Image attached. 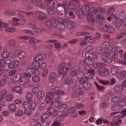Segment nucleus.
Wrapping results in <instances>:
<instances>
[{
    "instance_id": "1",
    "label": "nucleus",
    "mask_w": 126,
    "mask_h": 126,
    "mask_svg": "<svg viewBox=\"0 0 126 126\" xmlns=\"http://www.w3.org/2000/svg\"><path fill=\"white\" fill-rule=\"evenodd\" d=\"M114 46H115V42L113 40H110L107 42L102 44L99 50L101 59L110 56L111 54L110 51L111 53H114V55H115V47Z\"/></svg>"
},
{
    "instance_id": "2",
    "label": "nucleus",
    "mask_w": 126,
    "mask_h": 126,
    "mask_svg": "<svg viewBox=\"0 0 126 126\" xmlns=\"http://www.w3.org/2000/svg\"><path fill=\"white\" fill-rule=\"evenodd\" d=\"M114 51L113 57L116 62L126 65V51L124 52V50L118 46L114 47Z\"/></svg>"
},
{
    "instance_id": "3",
    "label": "nucleus",
    "mask_w": 126,
    "mask_h": 126,
    "mask_svg": "<svg viewBox=\"0 0 126 126\" xmlns=\"http://www.w3.org/2000/svg\"><path fill=\"white\" fill-rule=\"evenodd\" d=\"M22 106L25 109L24 114L27 116H30L32 113V111H34L36 109V105L35 101L32 100L24 102Z\"/></svg>"
},
{
    "instance_id": "4",
    "label": "nucleus",
    "mask_w": 126,
    "mask_h": 126,
    "mask_svg": "<svg viewBox=\"0 0 126 126\" xmlns=\"http://www.w3.org/2000/svg\"><path fill=\"white\" fill-rule=\"evenodd\" d=\"M70 68V63H63L61 64L58 69V73L60 75L64 76Z\"/></svg>"
},
{
    "instance_id": "5",
    "label": "nucleus",
    "mask_w": 126,
    "mask_h": 126,
    "mask_svg": "<svg viewBox=\"0 0 126 126\" xmlns=\"http://www.w3.org/2000/svg\"><path fill=\"white\" fill-rule=\"evenodd\" d=\"M126 116V108L122 111L120 114L116 116L112 119V122H111L112 125H113V126H117V125H119V123H122V120L120 119L125 118Z\"/></svg>"
},
{
    "instance_id": "6",
    "label": "nucleus",
    "mask_w": 126,
    "mask_h": 126,
    "mask_svg": "<svg viewBox=\"0 0 126 126\" xmlns=\"http://www.w3.org/2000/svg\"><path fill=\"white\" fill-rule=\"evenodd\" d=\"M64 84H67L69 85V90H73L75 88L76 86V83L75 81H73L72 79L70 77H67L64 80Z\"/></svg>"
},
{
    "instance_id": "7",
    "label": "nucleus",
    "mask_w": 126,
    "mask_h": 126,
    "mask_svg": "<svg viewBox=\"0 0 126 126\" xmlns=\"http://www.w3.org/2000/svg\"><path fill=\"white\" fill-rule=\"evenodd\" d=\"M82 95H84L83 90L81 88H78L74 90L71 95V98L77 99L79 96H82Z\"/></svg>"
},
{
    "instance_id": "8",
    "label": "nucleus",
    "mask_w": 126,
    "mask_h": 126,
    "mask_svg": "<svg viewBox=\"0 0 126 126\" xmlns=\"http://www.w3.org/2000/svg\"><path fill=\"white\" fill-rule=\"evenodd\" d=\"M24 2H31L40 8H44V2L42 0H24Z\"/></svg>"
},
{
    "instance_id": "9",
    "label": "nucleus",
    "mask_w": 126,
    "mask_h": 126,
    "mask_svg": "<svg viewBox=\"0 0 126 126\" xmlns=\"http://www.w3.org/2000/svg\"><path fill=\"white\" fill-rule=\"evenodd\" d=\"M58 23L54 26L55 29L61 31L64 30L65 29V22L61 19H58Z\"/></svg>"
},
{
    "instance_id": "10",
    "label": "nucleus",
    "mask_w": 126,
    "mask_h": 126,
    "mask_svg": "<svg viewBox=\"0 0 126 126\" xmlns=\"http://www.w3.org/2000/svg\"><path fill=\"white\" fill-rule=\"evenodd\" d=\"M51 93L56 94L57 96H63L65 94L64 92L59 87H55L51 89Z\"/></svg>"
},
{
    "instance_id": "11",
    "label": "nucleus",
    "mask_w": 126,
    "mask_h": 126,
    "mask_svg": "<svg viewBox=\"0 0 126 126\" xmlns=\"http://www.w3.org/2000/svg\"><path fill=\"white\" fill-rule=\"evenodd\" d=\"M84 69L88 73L87 76H90V78H94V69H92L88 64H87L85 65Z\"/></svg>"
},
{
    "instance_id": "12",
    "label": "nucleus",
    "mask_w": 126,
    "mask_h": 126,
    "mask_svg": "<svg viewBox=\"0 0 126 126\" xmlns=\"http://www.w3.org/2000/svg\"><path fill=\"white\" fill-rule=\"evenodd\" d=\"M57 6H63L64 8L65 12H67L68 10H69L71 8V6H70V2L66 1H63V3H58Z\"/></svg>"
},
{
    "instance_id": "13",
    "label": "nucleus",
    "mask_w": 126,
    "mask_h": 126,
    "mask_svg": "<svg viewBox=\"0 0 126 126\" xmlns=\"http://www.w3.org/2000/svg\"><path fill=\"white\" fill-rule=\"evenodd\" d=\"M78 72H81V69L77 65L74 66L70 69V75L72 77H74Z\"/></svg>"
},
{
    "instance_id": "14",
    "label": "nucleus",
    "mask_w": 126,
    "mask_h": 126,
    "mask_svg": "<svg viewBox=\"0 0 126 126\" xmlns=\"http://www.w3.org/2000/svg\"><path fill=\"white\" fill-rule=\"evenodd\" d=\"M103 31L107 32V33H110V34H113L115 32V28L111 25H105L104 27L102 28Z\"/></svg>"
},
{
    "instance_id": "15",
    "label": "nucleus",
    "mask_w": 126,
    "mask_h": 126,
    "mask_svg": "<svg viewBox=\"0 0 126 126\" xmlns=\"http://www.w3.org/2000/svg\"><path fill=\"white\" fill-rule=\"evenodd\" d=\"M15 55L17 56L19 60H23L26 57V52L20 50H17L15 51Z\"/></svg>"
},
{
    "instance_id": "16",
    "label": "nucleus",
    "mask_w": 126,
    "mask_h": 126,
    "mask_svg": "<svg viewBox=\"0 0 126 126\" xmlns=\"http://www.w3.org/2000/svg\"><path fill=\"white\" fill-rule=\"evenodd\" d=\"M46 59H47V55L44 53L37 54L33 57L34 61H36L37 62H42V61H44Z\"/></svg>"
},
{
    "instance_id": "17",
    "label": "nucleus",
    "mask_w": 126,
    "mask_h": 126,
    "mask_svg": "<svg viewBox=\"0 0 126 126\" xmlns=\"http://www.w3.org/2000/svg\"><path fill=\"white\" fill-rule=\"evenodd\" d=\"M35 73V70L33 68L28 67L26 69V72L23 74L25 77H31V75Z\"/></svg>"
},
{
    "instance_id": "18",
    "label": "nucleus",
    "mask_w": 126,
    "mask_h": 126,
    "mask_svg": "<svg viewBox=\"0 0 126 126\" xmlns=\"http://www.w3.org/2000/svg\"><path fill=\"white\" fill-rule=\"evenodd\" d=\"M53 99H54V94H52L51 92H49L46 94L44 101L45 103L49 104Z\"/></svg>"
},
{
    "instance_id": "19",
    "label": "nucleus",
    "mask_w": 126,
    "mask_h": 126,
    "mask_svg": "<svg viewBox=\"0 0 126 126\" xmlns=\"http://www.w3.org/2000/svg\"><path fill=\"white\" fill-rule=\"evenodd\" d=\"M36 18L38 20H45L48 18V15L46 13L42 11L38 12V15H36Z\"/></svg>"
},
{
    "instance_id": "20",
    "label": "nucleus",
    "mask_w": 126,
    "mask_h": 126,
    "mask_svg": "<svg viewBox=\"0 0 126 126\" xmlns=\"http://www.w3.org/2000/svg\"><path fill=\"white\" fill-rule=\"evenodd\" d=\"M96 20L99 23V24H101V25L104 24L105 23V17H104V16L102 15L101 14H98L96 15Z\"/></svg>"
},
{
    "instance_id": "21",
    "label": "nucleus",
    "mask_w": 126,
    "mask_h": 126,
    "mask_svg": "<svg viewBox=\"0 0 126 126\" xmlns=\"http://www.w3.org/2000/svg\"><path fill=\"white\" fill-rule=\"evenodd\" d=\"M57 76V73L55 72L51 73L48 78L49 82H50V83H54V82L56 81Z\"/></svg>"
},
{
    "instance_id": "22",
    "label": "nucleus",
    "mask_w": 126,
    "mask_h": 126,
    "mask_svg": "<svg viewBox=\"0 0 126 126\" xmlns=\"http://www.w3.org/2000/svg\"><path fill=\"white\" fill-rule=\"evenodd\" d=\"M67 112L68 114L72 115V118H76L77 117V112H75L74 107H68L67 109Z\"/></svg>"
},
{
    "instance_id": "23",
    "label": "nucleus",
    "mask_w": 126,
    "mask_h": 126,
    "mask_svg": "<svg viewBox=\"0 0 126 126\" xmlns=\"http://www.w3.org/2000/svg\"><path fill=\"white\" fill-rule=\"evenodd\" d=\"M126 20H120V22H115L114 23V26L115 28H120L121 26H126Z\"/></svg>"
},
{
    "instance_id": "24",
    "label": "nucleus",
    "mask_w": 126,
    "mask_h": 126,
    "mask_svg": "<svg viewBox=\"0 0 126 126\" xmlns=\"http://www.w3.org/2000/svg\"><path fill=\"white\" fill-rule=\"evenodd\" d=\"M11 90L13 92H16L19 94H22V88L20 86H15L11 87Z\"/></svg>"
},
{
    "instance_id": "25",
    "label": "nucleus",
    "mask_w": 126,
    "mask_h": 126,
    "mask_svg": "<svg viewBox=\"0 0 126 126\" xmlns=\"http://www.w3.org/2000/svg\"><path fill=\"white\" fill-rule=\"evenodd\" d=\"M113 60H114V61H116L114 58V55L111 57L110 56H104L103 58H101V60L102 62H104V63H112V62H113Z\"/></svg>"
},
{
    "instance_id": "26",
    "label": "nucleus",
    "mask_w": 126,
    "mask_h": 126,
    "mask_svg": "<svg viewBox=\"0 0 126 126\" xmlns=\"http://www.w3.org/2000/svg\"><path fill=\"white\" fill-rule=\"evenodd\" d=\"M93 78H90V76H87V75H85V77H83L82 79H81L79 81V82L80 84L82 85L83 86L84 84H85L87 82V80L89 79H92Z\"/></svg>"
},
{
    "instance_id": "27",
    "label": "nucleus",
    "mask_w": 126,
    "mask_h": 126,
    "mask_svg": "<svg viewBox=\"0 0 126 126\" xmlns=\"http://www.w3.org/2000/svg\"><path fill=\"white\" fill-rule=\"evenodd\" d=\"M112 103H123V97L121 96H113L111 99Z\"/></svg>"
},
{
    "instance_id": "28",
    "label": "nucleus",
    "mask_w": 126,
    "mask_h": 126,
    "mask_svg": "<svg viewBox=\"0 0 126 126\" xmlns=\"http://www.w3.org/2000/svg\"><path fill=\"white\" fill-rule=\"evenodd\" d=\"M70 3L71 6L70 9H74L75 7H78V6L80 4L79 1L77 0H73Z\"/></svg>"
},
{
    "instance_id": "29",
    "label": "nucleus",
    "mask_w": 126,
    "mask_h": 126,
    "mask_svg": "<svg viewBox=\"0 0 126 126\" xmlns=\"http://www.w3.org/2000/svg\"><path fill=\"white\" fill-rule=\"evenodd\" d=\"M126 78V70H123L120 72L118 76V80H124Z\"/></svg>"
},
{
    "instance_id": "30",
    "label": "nucleus",
    "mask_w": 126,
    "mask_h": 126,
    "mask_svg": "<svg viewBox=\"0 0 126 126\" xmlns=\"http://www.w3.org/2000/svg\"><path fill=\"white\" fill-rule=\"evenodd\" d=\"M110 71L112 75H117L119 73L120 70L118 68V67L112 66L110 67Z\"/></svg>"
},
{
    "instance_id": "31",
    "label": "nucleus",
    "mask_w": 126,
    "mask_h": 126,
    "mask_svg": "<svg viewBox=\"0 0 126 126\" xmlns=\"http://www.w3.org/2000/svg\"><path fill=\"white\" fill-rule=\"evenodd\" d=\"M56 23V19H50L45 22V25L47 27H52L54 26Z\"/></svg>"
},
{
    "instance_id": "32",
    "label": "nucleus",
    "mask_w": 126,
    "mask_h": 126,
    "mask_svg": "<svg viewBox=\"0 0 126 126\" xmlns=\"http://www.w3.org/2000/svg\"><path fill=\"white\" fill-rule=\"evenodd\" d=\"M90 8V6H89V5H85L83 6L82 9H83V11H84V14L85 15L87 14L88 15H89Z\"/></svg>"
},
{
    "instance_id": "33",
    "label": "nucleus",
    "mask_w": 126,
    "mask_h": 126,
    "mask_svg": "<svg viewBox=\"0 0 126 126\" xmlns=\"http://www.w3.org/2000/svg\"><path fill=\"white\" fill-rule=\"evenodd\" d=\"M18 64H19L18 61H14L8 65V67L9 68H15L18 66Z\"/></svg>"
},
{
    "instance_id": "34",
    "label": "nucleus",
    "mask_w": 126,
    "mask_h": 126,
    "mask_svg": "<svg viewBox=\"0 0 126 126\" xmlns=\"http://www.w3.org/2000/svg\"><path fill=\"white\" fill-rule=\"evenodd\" d=\"M98 72L99 75L104 76L105 75V72H109V70L105 67H100L98 69Z\"/></svg>"
},
{
    "instance_id": "35",
    "label": "nucleus",
    "mask_w": 126,
    "mask_h": 126,
    "mask_svg": "<svg viewBox=\"0 0 126 126\" xmlns=\"http://www.w3.org/2000/svg\"><path fill=\"white\" fill-rule=\"evenodd\" d=\"M29 82V80L26 77H21L19 82V84L20 85H24L25 84H27Z\"/></svg>"
},
{
    "instance_id": "36",
    "label": "nucleus",
    "mask_w": 126,
    "mask_h": 126,
    "mask_svg": "<svg viewBox=\"0 0 126 126\" xmlns=\"http://www.w3.org/2000/svg\"><path fill=\"white\" fill-rule=\"evenodd\" d=\"M67 113H64L62 115H59L56 117V121H57V122L61 123V122H63V118H65V117H67Z\"/></svg>"
},
{
    "instance_id": "37",
    "label": "nucleus",
    "mask_w": 126,
    "mask_h": 126,
    "mask_svg": "<svg viewBox=\"0 0 126 126\" xmlns=\"http://www.w3.org/2000/svg\"><path fill=\"white\" fill-rule=\"evenodd\" d=\"M113 90L115 91V92H117V93H121V92H123V87L122 86L118 85L114 86Z\"/></svg>"
},
{
    "instance_id": "38",
    "label": "nucleus",
    "mask_w": 126,
    "mask_h": 126,
    "mask_svg": "<svg viewBox=\"0 0 126 126\" xmlns=\"http://www.w3.org/2000/svg\"><path fill=\"white\" fill-rule=\"evenodd\" d=\"M118 17L120 20H122L124 22V20H126V12L124 11H121L119 13Z\"/></svg>"
},
{
    "instance_id": "39",
    "label": "nucleus",
    "mask_w": 126,
    "mask_h": 126,
    "mask_svg": "<svg viewBox=\"0 0 126 126\" xmlns=\"http://www.w3.org/2000/svg\"><path fill=\"white\" fill-rule=\"evenodd\" d=\"M98 12L97 8H95L94 7H92L90 9V13L89 15H94L96 14Z\"/></svg>"
},
{
    "instance_id": "40",
    "label": "nucleus",
    "mask_w": 126,
    "mask_h": 126,
    "mask_svg": "<svg viewBox=\"0 0 126 126\" xmlns=\"http://www.w3.org/2000/svg\"><path fill=\"white\" fill-rule=\"evenodd\" d=\"M87 19L89 23H90L91 25H94V24H95V20H94L93 16L88 15Z\"/></svg>"
},
{
    "instance_id": "41",
    "label": "nucleus",
    "mask_w": 126,
    "mask_h": 126,
    "mask_svg": "<svg viewBox=\"0 0 126 126\" xmlns=\"http://www.w3.org/2000/svg\"><path fill=\"white\" fill-rule=\"evenodd\" d=\"M32 67L34 69H39L40 67V63L38 61H35L32 63Z\"/></svg>"
},
{
    "instance_id": "42",
    "label": "nucleus",
    "mask_w": 126,
    "mask_h": 126,
    "mask_svg": "<svg viewBox=\"0 0 126 126\" xmlns=\"http://www.w3.org/2000/svg\"><path fill=\"white\" fill-rule=\"evenodd\" d=\"M22 77V75L20 74H17L14 76L13 79L11 80L12 83H14L15 82H17V81H20V79Z\"/></svg>"
},
{
    "instance_id": "43",
    "label": "nucleus",
    "mask_w": 126,
    "mask_h": 126,
    "mask_svg": "<svg viewBox=\"0 0 126 126\" xmlns=\"http://www.w3.org/2000/svg\"><path fill=\"white\" fill-rule=\"evenodd\" d=\"M82 87L84 90L86 91H88L91 89V84L89 82H86V83L84 84Z\"/></svg>"
},
{
    "instance_id": "44",
    "label": "nucleus",
    "mask_w": 126,
    "mask_h": 126,
    "mask_svg": "<svg viewBox=\"0 0 126 126\" xmlns=\"http://www.w3.org/2000/svg\"><path fill=\"white\" fill-rule=\"evenodd\" d=\"M33 30L35 32V33H37V34H44V31H45V29H39L37 28H33Z\"/></svg>"
},
{
    "instance_id": "45",
    "label": "nucleus",
    "mask_w": 126,
    "mask_h": 126,
    "mask_svg": "<svg viewBox=\"0 0 126 126\" xmlns=\"http://www.w3.org/2000/svg\"><path fill=\"white\" fill-rule=\"evenodd\" d=\"M67 28L68 29H73L74 28V23L72 21H68L66 22Z\"/></svg>"
},
{
    "instance_id": "46",
    "label": "nucleus",
    "mask_w": 126,
    "mask_h": 126,
    "mask_svg": "<svg viewBox=\"0 0 126 126\" xmlns=\"http://www.w3.org/2000/svg\"><path fill=\"white\" fill-rule=\"evenodd\" d=\"M1 57L2 59H8L9 57V52L8 51L5 50L1 53Z\"/></svg>"
},
{
    "instance_id": "47",
    "label": "nucleus",
    "mask_w": 126,
    "mask_h": 126,
    "mask_svg": "<svg viewBox=\"0 0 126 126\" xmlns=\"http://www.w3.org/2000/svg\"><path fill=\"white\" fill-rule=\"evenodd\" d=\"M114 12H115V7H113L108 8L107 13L108 15H113L116 18V15L113 14Z\"/></svg>"
},
{
    "instance_id": "48",
    "label": "nucleus",
    "mask_w": 126,
    "mask_h": 126,
    "mask_svg": "<svg viewBox=\"0 0 126 126\" xmlns=\"http://www.w3.org/2000/svg\"><path fill=\"white\" fill-rule=\"evenodd\" d=\"M67 106L66 104L62 103V104L59 107V111L61 113H63L65 110H66Z\"/></svg>"
},
{
    "instance_id": "49",
    "label": "nucleus",
    "mask_w": 126,
    "mask_h": 126,
    "mask_svg": "<svg viewBox=\"0 0 126 126\" xmlns=\"http://www.w3.org/2000/svg\"><path fill=\"white\" fill-rule=\"evenodd\" d=\"M18 22H19V19L16 18H14L13 19L12 22L10 21L9 23H11V24H12L13 26H17L19 24Z\"/></svg>"
},
{
    "instance_id": "50",
    "label": "nucleus",
    "mask_w": 126,
    "mask_h": 126,
    "mask_svg": "<svg viewBox=\"0 0 126 126\" xmlns=\"http://www.w3.org/2000/svg\"><path fill=\"white\" fill-rule=\"evenodd\" d=\"M7 44L10 47H12L13 48V47H15L16 46V42H15V40L14 39H10L8 41Z\"/></svg>"
},
{
    "instance_id": "51",
    "label": "nucleus",
    "mask_w": 126,
    "mask_h": 126,
    "mask_svg": "<svg viewBox=\"0 0 126 126\" xmlns=\"http://www.w3.org/2000/svg\"><path fill=\"white\" fill-rule=\"evenodd\" d=\"M102 122H103L104 124H109V121H108L107 120L100 119L99 120H97L96 121V125H102Z\"/></svg>"
},
{
    "instance_id": "52",
    "label": "nucleus",
    "mask_w": 126,
    "mask_h": 126,
    "mask_svg": "<svg viewBox=\"0 0 126 126\" xmlns=\"http://www.w3.org/2000/svg\"><path fill=\"white\" fill-rule=\"evenodd\" d=\"M76 13L79 18H81V16L84 14V12L82 8L77 10Z\"/></svg>"
},
{
    "instance_id": "53",
    "label": "nucleus",
    "mask_w": 126,
    "mask_h": 126,
    "mask_svg": "<svg viewBox=\"0 0 126 126\" xmlns=\"http://www.w3.org/2000/svg\"><path fill=\"white\" fill-rule=\"evenodd\" d=\"M29 40V42L31 46H33V45H35V41H36L35 37H30Z\"/></svg>"
},
{
    "instance_id": "54",
    "label": "nucleus",
    "mask_w": 126,
    "mask_h": 126,
    "mask_svg": "<svg viewBox=\"0 0 126 126\" xmlns=\"http://www.w3.org/2000/svg\"><path fill=\"white\" fill-rule=\"evenodd\" d=\"M17 15L18 17L20 19H21L23 23H25L26 22V20L25 19V17H24V16H23V15L21 14L20 13H18Z\"/></svg>"
},
{
    "instance_id": "55",
    "label": "nucleus",
    "mask_w": 126,
    "mask_h": 126,
    "mask_svg": "<svg viewBox=\"0 0 126 126\" xmlns=\"http://www.w3.org/2000/svg\"><path fill=\"white\" fill-rule=\"evenodd\" d=\"M106 64L103 63H97L94 64V68H98V67H100V66H105Z\"/></svg>"
},
{
    "instance_id": "56",
    "label": "nucleus",
    "mask_w": 126,
    "mask_h": 126,
    "mask_svg": "<svg viewBox=\"0 0 126 126\" xmlns=\"http://www.w3.org/2000/svg\"><path fill=\"white\" fill-rule=\"evenodd\" d=\"M44 97H45V93H44V92L40 91L38 93L37 98L39 100H42V99L44 98Z\"/></svg>"
},
{
    "instance_id": "57",
    "label": "nucleus",
    "mask_w": 126,
    "mask_h": 126,
    "mask_svg": "<svg viewBox=\"0 0 126 126\" xmlns=\"http://www.w3.org/2000/svg\"><path fill=\"white\" fill-rule=\"evenodd\" d=\"M4 13L5 14H6V15H14V14H15L16 12H15V11L13 10H11L5 11L4 12Z\"/></svg>"
},
{
    "instance_id": "58",
    "label": "nucleus",
    "mask_w": 126,
    "mask_h": 126,
    "mask_svg": "<svg viewBox=\"0 0 126 126\" xmlns=\"http://www.w3.org/2000/svg\"><path fill=\"white\" fill-rule=\"evenodd\" d=\"M8 108L10 111L12 112H15L16 111V105L15 104H11V105L8 106Z\"/></svg>"
},
{
    "instance_id": "59",
    "label": "nucleus",
    "mask_w": 126,
    "mask_h": 126,
    "mask_svg": "<svg viewBox=\"0 0 126 126\" xmlns=\"http://www.w3.org/2000/svg\"><path fill=\"white\" fill-rule=\"evenodd\" d=\"M124 37H126V33H118L116 35L117 39H122Z\"/></svg>"
},
{
    "instance_id": "60",
    "label": "nucleus",
    "mask_w": 126,
    "mask_h": 126,
    "mask_svg": "<svg viewBox=\"0 0 126 126\" xmlns=\"http://www.w3.org/2000/svg\"><path fill=\"white\" fill-rule=\"evenodd\" d=\"M6 32H16V29L15 28H7L5 29Z\"/></svg>"
},
{
    "instance_id": "61",
    "label": "nucleus",
    "mask_w": 126,
    "mask_h": 126,
    "mask_svg": "<svg viewBox=\"0 0 126 126\" xmlns=\"http://www.w3.org/2000/svg\"><path fill=\"white\" fill-rule=\"evenodd\" d=\"M32 97H33V94L32 93H28L27 94L26 98L28 99V102L30 101H32L31 99H32Z\"/></svg>"
},
{
    "instance_id": "62",
    "label": "nucleus",
    "mask_w": 126,
    "mask_h": 126,
    "mask_svg": "<svg viewBox=\"0 0 126 126\" xmlns=\"http://www.w3.org/2000/svg\"><path fill=\"white\" fill-rule=\"evenodd\" d=\"M48 14H50V15H53L54 13H55V11L54 10V9H53V7L48 6Z\"/></svg>"
},
{
    "instance_id": "63",
    "label": "nucleus",
    "mask_w": 126,
    "mask_h": 126,
    "mask_svg": "<svg viewBox=\"0 0 126 126\" xmlns=\"http://www.w3.org/2000/svg\"><path fill=\"white\" fill-rule=\"evenodd\" d=\"M32 80L33 82H39L40 81V77L37 76H33L32 78Z\"/></svg>"
},
{
    "instance_id": "64",
    "label": "nucleus",
    "mask_w": 126,
    "mask_h": 126,
    "mask_svg": "<svg viewBox=\"0 0 126 126\" xmlns=\"http://www.w3.org/2000/svg\"><path fill=\"white\" fill-rule=\"evenodd\" d=\"M23 32L25 33V34H29V35H33L34 32H33V31L28 30V29H25L23 30Z\"/></svg>"
}]
</instances>
